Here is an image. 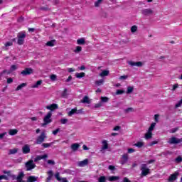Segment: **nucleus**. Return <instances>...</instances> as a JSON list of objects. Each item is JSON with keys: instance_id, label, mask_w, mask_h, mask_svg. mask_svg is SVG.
<instances>
[{"instance_id": "nucleus-1", "label": "nucleus", "mask_w": 182, "mask_h": 182, "mask_svg": "<svg viewBox=\"0 0 182 182\" xmlns=\"http://www.w3.org/2000/svg\"><path fill=\"white\" fill-rule=\"evenodd\" d=\"M4 174H8L9 177H11L13 180H16L17 182H25L23 178L25 177V173L23 171L19 172L18 175L16 176L12 173L11 171H3Z\"/></svg>"}, {"instance_id": "nucleus-2", "label": "nucleus", "mask_w": 182, "mask_h": 182, "mask_svg": "<svg viewBox=\"0 0 182 182\" xmlns=\"http://www.w3.org/2000/svg\"><path fill=\"white\" fill-rule=\"evenodd\" d=\"M44 123L41 124L43 127H45L49 123H52V112H48L43 119Z\"/></svg>"}, {"instance_id": "nucleus-3", "label": "nucleus", "mask_w": 182, "mask_h": 182, "mask_svg": "<svg viewBox=\"0 0 182 182\" xmlns=\"http://www.w3.org/2000/svg\"><path fill=\"white\" fill-rule=\"evenodd\" d=\"M141 177H146L148 174H150V169L147 168L146 164H142L141 166Z\"/></svg>"}, {"instance_id": "nucleus-4", "label": "nucleus", "mask_w": 182, "mask_h": 182, "mask_svg": "<svg viewBox=\"0 0 182 182\" xmlns=\"http://www.w3.org/2000/svg\"><path fill=\"white\" fill-rule=\"evenodd\" d=\"M25 167L27 171H31L36 167V164L33 163V160L31 159L25 164Z\"/></svg>"}, {"instance_id": "nucleus-5", "label": "nucleus", "mask_w": 182, "mask_h": 182, "mask_svg": "<svg viewBox=\"0 0 182 182\" xmlns=\"http://www.w3.org/2000/svg\"><path fill=\"white\" fill-rule=\"evenodd\" d=\"M141 14L143 16H151L154 14V11L151 9H144L141 11Z\"/></svg>"}, {"instance_id": "nucleus-6", "label": "nucleus", "mask_w": 182, "mask_h": 182, "mask_svg": "<svg viewBox=\"0 0 182 182\" xmlns=\"http://www.w3.org/2000/svg\"><path fill=\"white\" fill-rule=\"evenodd\" d=\"M168 143L169 144H178L180 143H182V138L178 139L177 137H171L168 141Z\"/></svg>"}, {"instance_id": "nucleus-7", "label": "nucleus", "mask_w": 182, "mask_h": 182, "mask_svg": "<svg viewBox=\"0 0 182 182\" xmlns=\"http://www.w3.org/2000/svg\"><path fill=\"white\" fill-rule=\"evenodd\" d=\"M46 139V134L45 132H42L41 134L38 136L36 139V144H42L43 141H45Z\"/></svg>"}, {"instance_id": "nucleus-8", "label": "nucleus", "mask_w": 182, "mask_h": 182, "mask_svg": "<svg viewBox=\"0 0 182 182\" xmlns=\"http://www.w3.org/2000/svg\"><path fill=\"white\" fill-rule=\"evenodd\" d=\"M21 73L23 76H28L33 73V70L32 68H26L23 71H21Z\"/></svg>"}, {"instance_id": "nucleus-9", "label": "nucleus", "mask_w": 182, "mask_h": 182, "mask_svg": "<svg viewBox=\"0 0 182 182\" xmlns=\"http://www.w3.org/2000/svg\"><path fill=\"white\" fill-rule=\"evenodd\" d=\"M127 63L128 65H130L132 68H134V66H136L137 68H141V66H143V63L141 61H128Z\"/></svg>"}, {"instance_id": "nucleus-10", "label": "nucleus", "mask_w": 182, "mask_h": 182, "mask_svg": "<svg viewBox=\"0 0 182 182\" xmlns=\"http://www.w3.org/2000/svg\"><path fill=\"white\" fill-rule=\"evenodd\" d=\"M180 175V173L178 172H175L173 173V174H171L168 179V181H170V182H174L176 181V180L178 178V176Z\"/></svg>"}, {"instance_id": "nucleus-11", "label": "nucleus", "mask_w": 182, "mask_h": 182, "mask_svg": "<svg viewBox=\"0 0 182 182\" xmlns=\"http://www.w3.org/2000/svg\"><path fill=\"white\" fill-rule=\"evenodd\" d=\"M22 151L23 154H28V153H31V146L28 144H26L22 148Z\"/></svg>"}, {"instance_id": "nucleus-12", "label": "nucleus", "mask_w": 182, "mask_h": 182, "mask_svg": "<svg viewBox=\"0 0 182 182\" xmlns=\"http://www.w3.org/2000/svg\"><path fill=\"white\" fill-rule=\"evenodd\" d=\"M43 159H48V155L44 154V155H38L34 159V162L38 163V161H41V160H43Z\"/></svg>"}, {"instance_id": "nucleus-13", "label": "nucleus", "mask_w": 182, "mask_h": 182, "mask_svg": "<svg viewBox=\"0 0 182 182\" xmlns=\"http://www.w3.org/2000/svg\"><path fill=\"white\" fill-rule=\"evenodd\" d=\"M87 164H89V159H85L77 163L79 167H85V166H87Z\"/></svg>"}, {"instance_id": "nucleus-14", "label": "nucleus", "mask_w": 182, "mask_h": 182, "mask_svg": "<svg viewBox=\"0 0 182 182\" xmlns=\"http://www.w3.org/2000/svg\"><path fill=\"white\" fill-rule=\"evenodd\" d=\"M79 147H80V144L77 143L73 144L70 146L73 151H77V150H79Z\"/></svg>"}, {"instance_id": "nucleus-15", "label": "nucleus", "mask_w": 182, "mask_h": 182, "mask_svg": "<svg viewBox=\"0 0 182 182\" xmlns=\"http://www.w3.org/2000/svg\"><path fill=\"white\" fill-rule=\"evenodd\" d=\"M108 149H109V144H107V141L106 140H103L101 151H103V150H107Z\"/></svg>"}, {"instance_id": "nucleus-16", "label": "nucleus", "mask_w": 182, "mask_h": 182, "mask_svg": "<svg viewBox=\"0 0 182 182\" xmlns=\"http://www.w3.org/2000/svg\"><path fill=\"white\" fill-rule=\"evenodd\" d=\"M127 160H129V155L127 154H124L122 155V160L121 161V164H126L127 163Z\"/></svg>"}, {"instance_id": "nucleus-17", "label": "nucleus", "mask_w": 182, "mask_h": 182, "mask_svg": "<svg viewBox=\"0 0 182 182\" xmlns=\"http://www.w3.org/2000/svg\"><path fill=\"white\" fill-rule=\"evenodd\" d=\"M81 103L87 104V105H90V100L89 99L88 96H85L82 100H81Z\"/></svg>"}, {"instance_id": "nucleus-18", "label": "nucleus", "mask_w": 182, "mask_h": 182, "mask_svg": "<svg viewBox=\"0 0 182 182\" xmlns=\"http://www.w3.org/2000/svg\"><path fill=\"white\" fill-rule=\"evenodd\" d=\"M46 107L48 109V110H55V109H58V107L57 104H51Z\"/></svg>"}, {"instance_id": "nucleus-19", "label": "nucleus", "mask_w": 182, "mask_h": 182, "mask_svg": "<svg viewBox=\"0 0 182 182\" xmlns=\"http://www.w3.org/2000/svg\"><path fill=\"white\" fill-rule=\"evenodd\" d=\"M152 137H153V132H151L150 131H147V132L145 134L146 140H149Z\"/></svg>"}, {"instance_id": "nucleus-20", "label": "nucleus", "mask_w": 182, "mask_h": 182, "mask_svg": "<svg viewBox=\"0 0 182 182\" xmlns=\"http://www.w3.org/2000/svg\"><path fill=\"white\" fill-rule=\"evenodd\" d=\"M86 43V40L85 38H81L77 40V45H85Z\"/></svg>"}, {"instance_id": "nucleus-21", "label": "nucleus", "mask_w": 182, "mask_h": 182, "mask_svg": "<svg viewBox=\"0 0 182 182\" xmlns=\"http://www.w3.org/2000/svg\"><path fill=\"white\" fill-rule=\"evenodd\" d=\"M133 112H134V108L133 107H128L124 109V113H125V114H128V113H133Z\"/></svg>"}, {"instance_id": "nucleus-22", "label": "nucleus", "mask_w": 182, "mask_h": 182, "mask_svg": "<svg viewBox=\"0 0 182 182\" xmlns=\"http://www.w3.org/2000/svg\"><path fill=\"white\" fill-rule=\"evenodd\" d=\"M38 181V177L36 176H28L27 178V182H35Z\"/></svg>"}, {"instance_id": "nucleus-23", "label": "nucleus", "mask_w": 182, "mask_h": 182, "mask_svg": "<svg viewBox=\"0 0 182 182\" xmlns=\"http://www.w3.org/2000/svg\"><path fill=\"white\" fill-rule=\"evenodd\" d=\"M41 85H42V80H40L37 81V82H36V84H34V85H33L31 86V87H32L33 89H36V88L39 87V86H41Z\"/></svg>"}, {"instance_id": "nucleus-24", "label": "nucleus", "mask_w": 182, "mask_h": 182, "mask_svg": "<svg viewBox=\"0 0 182 182\" xmlns=\"http://www.w3.org/2000/svg\"><path fill=\"white\" fill-rule=\"evenodd\" d=\"M9 134L10 136H15L16 134H18V129H10L9 131Z\"/></svg>"}, {"instance_id": "nucleus-25", "label": "nucleus", "mask_w": 182, "mask_h": 182, "mask_svg": "<svg viewBox=\"0 0 182 182\" xmlns=\"http://www.w3.org/2000/svg\"><path fill=\"white\" fill-rule=\"evenodd\" d=\"M55 43H56V40H51L50 41H48L46 45V46L53 47L55 46Z\"/></svg>"}, {"instance_id": "nucleus-26", "label": "nucleus", "mask_w": 182, "mask_h": 182, "mask_svg": "<svg viewBox=\"0 0 182 182\" xmlns=\"http://www.w3.org/2000/svg\"><path fill=\"white\" fill-rule=\"evenodd\" d=\"M17 37L25 39V38H26V34L25 33V32H20L17 34Z\"/></svg>"}, {"instance_id": "nucleus-27", "label": "nucleus", "mask_w": 182, "mask_h": 182, "mask_svg": "<svg viewBox=\"0 0 182 182\" xmlns=\"http://www.w3.org/2000/svg\"><path fill=\"white\" fill-rule=\"evenodd\" d=\"M101 4H103V0H97L94 4V6H95V8H99Z\"/></svg>"}, {"instance_id": "nucleus-28", "label": "nucleus", "mask_w": 182, "mask_h": 182, "mask_svg": "<svg viewBox=\"0 0 182 182\" xmlns=\"http://www.w3.org/2000/svg\"><path fill=\"white\" fill-rule=\"evenodd\" d=\"M77 114V108H73L69 112H68V116H73V114Z\"/></svg>"}, {"instance_id": "nucleus-29", "label": "nucleus", "mask_w": 182, "mask_h": 182, "mask_svg": "<svg viewBox=\"0 0 182 182\" xmlns=\"http://www.w3.org/2000/svg\"><path fill=\"white\" fill-rule=\"evenodd\" d=\"M154 127H156V122H153L152 124H151V126L149 127L148 132H151V133H153Z\"/></svg>"}, {"instance_id": "nucleus-30", "label": "nucleus", "mask_w": 182, "mask_h": 182, "mask_svg": "<svg viewBox=\"0 0 182 182\" xmlns=\"http://www.w3.org/2000/svg\"><path fill=\"white\" fill-rule=\"evenodd\" d=\"M134 90V87L132 86H129L127 88V95H130V93H132V92Z\"/></svg>"}, {"instance_id": "nucleus-31", "label": "nucleus", "mask_w": 182, "mask_h": 182, "mask_svg": "<svg viewBox=\"0 0 182 182\" xmlns=\"http://www.w3.org/2000/svg\"><path fill=\"white\" fill-rule=\"evenodd\" d=\"M85 75L86 74L85 73H77L75 74V77H77L78 79H80L82 77H85Z\"/></svg>"}, {"instance_id": "nucleus-32", "label": "nucleus", "mask_w": 182, "mask_h": 182, "mask_svg": "<svg viewBox=\"0 0 182 182\" xmlns=\"http://www.w3.org/2000/svg\"><path fill=\"white\" fill-rule=\"evenodd\" d=\"M109 75V70H103L100 74V76H101V77H103L105 76H108Z\"/></svg>"}, {"instance_id": "nucleus-33", "label": "nucleus", "mask_w": 182, "mask_h": 182, "mask_svg": "<svg viewBox=\"0 0 182 182\" xmlns=\"http://www.w3.org/2000/svg\"><path fill=\"white\" fill-rule=\"evenodd\" d=\"M12 45H14L12 42H7L4 44L5 47H4L3 49H4V50H8V46H12Z\"/></svg>"}, {"instance_id": "nucleus-34", "label": "nucleus", "mask_w": 182, "mask_h": 182, "mask_svg": "<svg viewBox=\"0 0 182 182\" xmlns=\"http://www.w3.org/2000/svg\"><path fill=\"white\" fill-rule=\"evenodd\" d=\"M120 177L119 176H110L108 180L109 181H116L117 180H119Z\"/></svg>"}, {"instance_id": "nucleus-35", "label": "nucleus", "mask_w": 182, "mask_h": 182, "mask_svg": "<svg viewBox=\"0 0 182 182\" xmlns=\"http://www.w3.org/2000/svg\"><path fill=\"white\" fill-rule=\"evenodd\" d=\"M26 87V83L23 82V83H21V85H19L16 88V90L18 91V90H21V89L23 87Z\"/></svg>"}, {"instance_id": "nucleus-36", "label": "nucleus", "mask_w": 182, "mask_h": 182, "mask_svg": "<svg viewBox=\"0 0 182 182\" xmlns=\"http://www.w3.org/2000/svg\"><path fill=\"white\" fill-rule=\"evenodd\" d=\"M16 153H18V149L16 148H14L13 149H10L9 151V154L11 155V154H16Z\"/></svg>"}, {"instance_id": "nucleus-37", "label": "nucleus", "mask_w": 182, "mask_h": 182, "mask_svg": "<svg viewBox=\"0 0 182 182\" xmlns=\"http://www.w3.org/2000/svg\"><path fill=\"white\" fill-rule=\"evenodd\" d=\"M11 72H12L11 70L9 71L7 70H4L0 73V77H1V76H3V75H4V73H6L7 75H11Z\"/></svg>"}, {"instance_id": "nucleus-38", "label": "nucleus", "mask_w": 182, "mask_h": 182, "mask_svg": "<svg viewBox=\"0 0 182 182\" xmlns=\"http://www.w3.org/2000/svg\"><path fill=\"white\" fill-rule=\"evenodd\" d=\"M24 42H25V38H18V41H17L18 45H23Z\"/></svg>"}, {"instance_id": "nucleus-39", "label": "nucleus", "mask_w": 182, "mask_h": 182, "mask_svg": "<svg viewBox=\"0 0 182 182\" xmlns=\"http://www.w3.org/2000/svg\"><path fill=\"white\" fill-rule=\"evenodd\" d=\"M134 146H136V147H138L139 149H141V147H143V146H144V144L143 142H136Z\"/></svg>"}, {"instance_id": "nucleus-40", "label": "nucleus", "mask_w": 182, "mask_h": 182, "mask_svg": "<svg viewBox=\"0 0 182 182\" xmlns=\"http://www.w3.org/2000/svg\"><path fill=\"white\" fill-rule=\"evenodd\" d=\"M52 146V143H43L42 144V146L44 147V149H48Z\"/></svg>"}, {"instance_id": "nucleus-41", "label": "nucleus", "mask_w": 182, "mask_h": 182, "mask_svg": "<svg viewBox=\"0 0 182 182\" xmlns=\"http://www.w3.org/2000/svg\"><path fill=\"white\" fill-rule=\"evenodd\" d=\"M9 176L7 175H1L0 176V180H9Z\"/></svg>"}, {"instance_id": "nucleus-42", "label": "nucleus", "mask_w": 182, "mask_h": 182, "mask_svg": "<svg viewBox=\"0 0 182 182\" xmlns=\"http://www.w3.org/2000/svg\"><path fill=\"white\" fill-rule=\"evenodd\" d=\"M82 50L81 46H76L75 50H74L75 53H80V51Z\"/></svg>"}, {"instance_id": "nucleus-43", "label": "nucleus", "mask_w": 182, "mask_h": 182, "mask_svg": "<svg viewBox=\"0 0 182 182\" xmlns=\"http://www.w3.org/2000/svg\"><path fill=\"white\" fill-rule=\"evenodd\" d=\"M55 177L56 180H58V181H62V178L60 177V173H59V172H57L55 173Z\"/></svg>"}, {"instance_id": "nucleus-44", "label": "nucleus", "mask_w": 182, "mask_h": 182, "mask_svg": "<svg viewBox=\"0 0 182 182\" xmlns=\"http://www.w3.org/2000/svg\"><path fill=\"white\" fill-rule=\"evenodd\" d=\"M103 82H105V80H103V79H101L100 80H97L95 82V84L97 85V86H102V85H103Z\"/></svg>"}, {"instance_id": "nucleus-45", "label": "nucleus", "mask_w": 182, "mask_h": 182, "mask_svg": "<svg viewBox=\"0 0 182 182\" xmlns=\"http://www.w3.org/2000/svg\"><path fill=\"white\" fill-rule=\"evenodd\" d=\"M101 102L107 103V102H109V98L107 97H101Z\"/></svg>"}, {"instance_id": "nucleus-46", "label": "nucleus", "mask_w": 182, "mask_h": 182, "mask_svg": "<svg viewBox=\"0 0 182 182\" xmlns=\"http://www.w3.org/2000/svg\"><path fill=\"white\" fill-rule=\"evenodd\" d=\"M63 97H68V89L65 88L64 91L62 93Z\"/></svg>"}, {"instance_id": "nucleus-47", "label": "nucleus", "mask_w": 182, "mask_h": 182, "mask_svg": "<svg viewBox=\"0 0 182 182\" xmlns=\"http://www.w3.org/2000/svg\"><path fill=\"white\" fill-rule=\"evenodd\" d=\"M98 182H106V176H100L98 178Z\"/></svg>"}, {"instance_id": "nucleus-48", "label": "nucleus", "mask_w": 182, "mask_h": 182, "mask_svg": "<svg viewBox=\"0 0 182 182\" xmlns=\"http://www.w3.org/2000/svg\"><path fill=\"white\" fill-rule=\"evenodd\" d=\"M131 32H132V33H134V32H137V26H133L131 28Z\"/></svg>"}, {"instance_id": "nucleus-49", "label": "nucleus", "mask_w": 182, "mask_h": 182, "mask_svg": "<svg viewBox=\"0 0 182 182\" xmlns=\"http://www.w3.org/2000/svg\"><path fill=\"white\" fill-rule=\"evenodd\" d=\"M123 93H124V90H117L115 95L119 96V95H123Z\"/></svg>"}, {"instance_id": "nucleus-50", "label": "nucleus", "mask_w": 182, "mask_h": 182, "mask_svg": "<svg viewBox=\"0 0 182 182\" xmlns=\"http://www.w3.org/2000/svg\"><path fill=\"white\" fill-rule=\"evenodd\" d=\"M178 84H174L173 85H172V92H174L176 91V89H178Z\"/></svg>"}, {"instance_id": "nucleus-51", "label": "nucleus", "mask_w": 182, "mask_h": 182, "mask_svg": "<svg viewBox=\"0 0 182 182\" xmlns=\"http://www.w3.org/2000/svg\"><path fill=\"white\" fill-rule=\"evenodd\" d=\"M68 122H69V120L68 119H60V123L62 124H66V123H68Z\"/></svg>"}, {"instance_id": "nucleus-52", "label": "nucleus", "mask_w": 182, "mask_h": 182, "mask_svg": "<svg viewBox=\"0 0 182 182\" xmlns=\"http://www.w3.org/2000/svg\"><path fill=\"white\" fill-rule=\"evenodd\" d=\"M159 117H160V115L159 114H156L154 115V121L156 123H159Z\"/></svg>"}, {"instance_id": "nucleus-53", "label": "nucleus", "mask_w": 182, "mask_h": 182, "mask_svg": "<svg viewBox=\"0 0 182 182\" xmlns=\"http://www.w3.org/2000/svg\"><path fill=\"white\" fill-rule=\"evenodd\" d=\"M129 77V76L127 75H121L119 77V80H126V79H127Z\"/></svg>"}, {"instance_id": "nucleus-54", "label": "nucleus", "mask_w": 182, "mask_h": 182, "mask_svg": "<svg viewBox=\"0 0 182 182\" xmlns=\"http://www.w3.org/2000/svg\"><path fill=\"white\" fill-rule=\"evenodd\" d=\"M108 168H109V170H111V171H114V170H116V167L113 165H109L108 166Z\"/></svg>"}, {"instance_id": "nucleus-55", "label": "nucleus", "mask_w": 182, "mask_h": 182, "mask_svg": "<svg viewBox=\"0 0 182 182\" xmlns=\"http://www.w3.org/2000/svg\"><path fill=\"white\" fill-rule=\"evenodd\" d=\"M16 69H18V67L15 65H12L11 66V70L10 71L14 72V70H16Z\"/></svg>"}, {"instance_id": "nucleus-56", "label": "nucleus", "mask_w": 182, "mask_h": 182, "mask_svg": "<svg viewBox=\"0 0 182 182\" xmlns=\"http://www.w3.org/2000/svg\"><path fill=\"white\" fill-rule=\"evenodd\" d=\"M102 106H103V104L102 102H99L97 104H95V109H97L99 107H102Z\"/></svg>"}, {"instance_id": "nucleus-57", "label": "nucleus", "mask_w": 182, "mask_h": 182, "mask_svg": "<svg viewBox=\"0 0 182 182\" xmlns=\"http://www.w3.org/2000/svg\"><path fill=\"white\" fill-rule=\"evenodd\" d=\"M47 163L48 164H50L51 166H55V161L53 160H48Z\"/></svg>"}, {"instance_id": "nucleus-58", "label": "nucleus", "mask_w": 182, "mask_h": 182, "mask_svg": "<svg viewBox=\"0 0 182 182\" xmlns=\"http://www.w3.org/2000/svg\"><path fill=\"white\" fill-rule=\"evenodd\" d=\"M60 130V129L58 128V129L53 131V134H54V136H56L58 134V133H59Z\"/></svg>"}, {"instance_id": "nucleus-59", "label": "nucleus", "mask_w": 182, "mask_h": 182, "mask_svg": "<svg viewBox=\"0 0 182 182\" xmlns=\"http://www.w3.org/2000/svg\"><path fill=\"white\" fill-rule=\"evenodd\" d=\"M176 161H177V163H181V161H182V158H181V156H178V157L176 159Z\"/></svg>"}, {"instance_id": "nucleus-60", "label": "nucleus", "mask_w": 182, "mask_h": 182, "mask_svg": "<svg viewBox=\"0 0 182 182\" xmlns=\"http://www.w3.org/2000/svg\"><path fill=\"white\" fill-rule=\"evenodd\" d=\"M159 143V141H153L151 143H149V146H154V144H157Z\"/></svg>"}, {"instance_id": "nucleus-61", "label": "nucleus", "mask_w": 182, "mask_h": 182, "mask_svg": "<svg viewBox=\"0 0 182 182\" xmlns=\"http://www.w3.org/2000/svg\"><path fill=\"white\" fill-rule=\"evenodd\" d=\"M50 79H51V80H53V81L56 80V75H52L50 77Z\"/></svg>"}, {"instance_id": "nucleus-62", "label": "nucleus", "mask_w": 182, "mask_h": 182, "mask_svg": "<svg viewBox=\"0 0 182 182\" xmlns=\"http://www.w3.org/2000/svg\"><path fill=\"white\" fill-rule=\"evenodd\" d=\"M114 132H117L119 130H120V126H116L114 129H113Z\"/></svg>"}, {"instance_id": "nucleus-63", "label": "nucleus", "mask_w": 182, "mask_h": 182, "mask_svg": "<svg viewBox=\"0 0 182 182\" xmlns=\"http://www.w3.org/2000/svg\"><path fill=\"white\" fill-rule=\"evenodd\" d=\"M14 82V80L12 78H8L7 79V83L11 84Z\"/></svg>"}, {"instance_id": "nucleus-64", "label": "nucleus", "mask_w": 182, "mask_h": 182, "mask_svg": "<svg viewBox=\"0 0 182 182\" xmlns=\"http://www.w3.org/2000/svg\"><path fill=\"white\" fill-rule=\"evenodd\" d=\"M123 182H132V181H130V180H129V179L127 178V177H124V178H123Z\"/></svg>"}]
</instances>
